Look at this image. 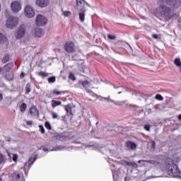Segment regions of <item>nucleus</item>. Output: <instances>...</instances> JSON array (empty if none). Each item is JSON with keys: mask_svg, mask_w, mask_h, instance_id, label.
<instances>
[{"mask_svg": "<svg viewBox=\"0 0 181 181\" xmlns=\"http://www.w3.org/2000/svg\"><path fill=\"white\" fill-rule=\"evenodd\" d=\"M124 180H125V181H127V180H128V178H127V177H125V178H124Z\"/></svg>", "mask_w": 181, "mask_h": 181, "instance_id": "59", "label": "nucleus"}, {"mask_svg": "<svg viewBox=\"0 0 181 181\" xmlns=\"http://www.w3.org/2000/svg\"><path fill=\"white\" fill-rule=\"evenodd\" d=\"M11 6L13 12H15L16 13L22 9V4H21L18 1H13Z\"/></svg>", "mask_w": 181, "mask_h": 181, "instance_id": "11", "label": "nucleus"}, {"mask_svg": "<svg viewBox=\"0 0 181 181\" xmlns=\"http://www.w3.org/2000/svg\"><path fill=\"white\" fill-rule=\"evenodd\" d=\"M43 151H44V152H47V151H49V149H47V148H43Z\"/></svg>", "mask_w": 181, "mask_h": 181, "instance_id": "52", "label": "nucleus"}, {"mask_svg": "<svg viewBox=\"0 0 181 181\" xmlns=\"http://www.w3.org/2000/svg\"><path fill=\"white\" fill-rule=\"evenodd\" d=\"M6 78L8 81H12L14 78V75L13 73H10L8 74H6Z\"/></svg>", "mask_w": 181, "mask_h": 181, "instance_id": "25", "label": "nucleus"}, {"mask_svg": "<svg viewBox=\"0 0 181 181\" xmlns=\"http://www.w3.org/2000/svg\"><path fill=\"white\" fill-rule=\"evenodd\" d=\"M62 149H64V146H54L53 147V148L50 151H62Z\"/></svg>", "mask_w": 181, "mask_h": 181, "instance_id": "29", "label": "nucleus"}, {"mask_svg": "<svg viewBox=\"0 0 181 181\" xmlns=\"http://www.w3.org/2000/svg\"><path fill=\"white\" fill-rule=\"evenodd\" d=\"M62 15H64V16H70V15H71V13L70 11H64L62 13Z\"/></svg>", "mask_w": 181, "mask_h": 181, "instance_id": "42", "label": "nucleus"}, {"mask_svg": "<svg viewBox=\"0 0 181 181\" xmlns=\"http://www.w3.org/2000/svg\"><path fill=\"white\" fill-rule=\"evenodd\" d=\"M4 100V95L2 93H0V101H2Z\"/></svg>", "mask_w": 181, "mask_h": 181, "instance_id": "50", "label": "nucleus"}, {"mask_svg": "<svg viewBox=\"0 0 181 181\" xmlns=\"http://www.w3.org/2000/svg\"><path fill=\"white\" fill-rule=\"evenodd\" d=\"M86 5L89 6L88 4H87L85 0H76V8L78 10L86 9Z\"/></svg>", "mask_w": 181, "mask_h": 181, "instance_id": "13", "label": "nucleus"}, {"mask_svg": "<svg viewBox=\"0 0 181 181\" xmlns=\"http://www.w3.org/2000/svg\"><path fill=\"white\" fill-rule=\"evenodd\" d=\"M81 84L82 87H84V88H86L87 93H91V90L88 89L91 88V83L88 81H79L78 84L76 85V87H80Z\"/></svg>", "mask_w": 181, "mask_h": 181, "instance_id": "8", "label": "nucleus"}, {"mask_svg": "<svg viewBox=\"0 0 181 181\" xmlns=\"http://www.w3.org/2000/svg\"><path fill=\"white\" fill-rule=\"evenodd\" d=\"M156 100H158V101H163V97H162L161 95L157 94L155 97Z\"/></svg>", "mask_w": 181, "mask_h": 181, "instance_id": "38", "label": "nucleus"}, {"mask_svg": "<svg viewBox=\"0 0 181 181\" xmlns=\"http://www.w3.org/2000/svg\"><path fill=\"white\" fill-rule=\"evenodd\" d=\"M26 124L27 125H28L29 127H32L33 125V121L32 120H27L26 121Z\"/></svg>", "mask_w": 181, "mask_h": 181, "instance_id": "44", "label": "nucleus"}, {"mask_svg": "<svg viewBox=\"0 0 181 181\" xmlns=\"http://www.w3.org/2000/svg\"><path fill=\"white\" fill-rule=\"evenodd\" d=\"M174 64L177 66L180 69V71H181V61L180 58H176L174 61Z\"/></svg>", "mask_w": 181, "mask_h": 181, "instance_id": "23", "label": "nucleus"}, {"mask_svg": "<svg viewBox=\"0 0 181 181\" xmlns=\"http://www.w3.org/2000/svg\"><path fill=\"white\" fill-rule=\"evenodd\" d=\"M8 142H9V141H11V139H8Z\"/></svg>", "mask_w": 181, "mask_h": 181, "instance_id": "64", "label": "nucleus"}, {"mask_svg": "<svg viewBox=\"0 0 181 181\" xmlns=\"http://www.w3.org/2000/svg\"><path fill=\"white\" fill-rule=\"evenodd\" d=\"M165 166L169 172V175L173 176V177H180V170L177 167V160L168 158L165 159Z\"/></svg>", "mask_w": 181, "mask_h": 181, "instance_id": "1", "label": "nucleus"}, {"mask_svg": "<svg viewBox=\"0 0 181 181\" xmlns=\"http://www.w3.org/2000/svg\"><path fill=\"white\" fill-rule=\"evenodd\" d=\"M25 35H26V25L23 24L17 28L14 36L18 40H21V39H23V37H25Z\"/></svg>", "mask_w": 181, "mask_h": 181, "instance_id": "3", "label": "nucleus"}, {"mask_svg": "<svg viewBox=\"0 0 181 181\" xmlns=\"http://www.w3.org/2000/svg\"><path fill=\"white\" fill-rule=\"evenodd\" d=\"M64 49L65 52H66L67 53H74V50L76 49V46L74 45V42H66L64 46Z\"/></svg>", "mask_w": 181, "mask_h": 181, "instance_id": "5", "label": "nucleus"}, {"mask_svg": "<svg viewBox=\"0 0 181 181\" xmlns=\"http://www.w3.org/2000/svg\"><path fill=\"white\" fill-rule=\"evenodd\" d=\"M25 15L26 18H33V16L35 15V10H33L32 6H27L25 8Z\"/></svg>", "mask_w": 181, "mask_h": 181, "instance_id": "10", "label": "nucleus"}, {"mask_svg": "<svg viewBox=\"0 0 181 181\" xmlns=\"http://www.w3.org/2000/svg\"><path fill=\"white\" fill-rule=\"evenodd\" d=\"M112 166L113 168H115V165H114V164H112Z\"/></svg>", "mask_w": 181, "mask_h": 181, "instance_id": "60", "label": "nucleus"}, {"mask_svg": "<svg viewBox=\"0 0 181 181\" xmlns=\"http://www.w3.org/2000/svg\"><path fill=\"white\" fill-rule=\"evenodd\" d=\"M0 181H2V178L0 177Z\"/></svg>", "mask_w": 181, "mask_h": 181, "instance_id": "62", "label": "nucleus"}, {"mask_svg": "<svg viewBox=\"0 0 181 181\" xmlns=\"http://www.w3.org/2000/svg\"><path fill=\"white\" fill-rule=\"evenodd\" d=\"M126 146L127 149H132V151H134V149H136V144L132 142L131 141H128L126 142Z\"/></svg>", "mask_w": 181, "mask_h": 181, "instance_id": "18", "label": "nucleus"}, {"mask_svg": "<svg viewBox=\"0 0 181 181\" xmlns=\"http://www.w3.org/2000/svg\"><path fill=\"white\" fill-rule=\"evenodd\" d=\"M56 81V76H51L48 78L49 83H54Z\"/></svg>", "mask_w": 181, "mask_h": 181, "instance_id": "37", "label": "nucleus"}, {"mask_svg": "<svg viewBox=\"0 0 181 181\" xmlns=\"http://www.w3.org/2000/svg\"><path fill=\"white\" fill-rule=\"evenodd\" d=\"M165 4V1L161 0L159 1L160 6L155 11V13L160 16L161 18H165L166 19H170V13H172V8L168 7Z\"/></svg>", "mask_w": 181, "mask_h": 181, "instance_id": "2", "label": "nucleus"}, {"mask_svg": "<svg viewBox=\"0 0 181 181\" xmlns=\"http://www.w3.org/2000/svg\"><path fill=\"white\" fill-rule=\"evenodd\" d=\"M37 76H40V77H42V78H45V77H47L49 75L47 73L44 71H40L37 73Z\"/></svg>", "mask_w": 181, "mask_h": 181, "instance_id": "27", "label": "nucleus"}, {"mask_svg": "<svg viewBox=\"0 0 181 181\" xmlns=\"http://www.w3.org/2000/svg\"><path fill=\"white\" fill-rule=\"evenodd\" d=\"M39 128H40V131L41 134H45V128L43 127V126L40 125Z\"/></svg>", "mask_w": 181, "mask_h": 181, "instance_id": "46", "label": "nucleus"}, {"mask_svg": "<svg viewBox=\"0 0 181 181\" xmlns=\"http://www.w3.org/2000/svg\"><path fill=\"white\" fill-rule=\"evenodd\" d=\"M149 145H150L151 149H155V148H156V143L155 142V141H151L149 143Z\"/></svg>", "mask_w": 181, "mask_h": 181, "instance_id": "34", "label": "nucleus"}, {"mask_svg": "<svg viewBox=\"0 0 181 181\" xmlns=\"http://www.w3.org/2000/svg\"><path fill=\"white\" fill-rule=\"evenodd\" d=\"M152 37L153 39H156V40H161L162 39V35L160 34L156 35V34H153Z\"/></svg>", "mask_w": 181, "mask_h": 181, "instance_id": "28", "label": "nucleus"}, {"mask_svg": "<svg viewBox=\"0 0 181 181\" xmlns=\"http://www.w3.org/2000/svg\"><path fill=\"white\" fill-rule=\"evenodd\" d=\"M178 119H179L180 121H181V115H178Z\"/></svg>", "mask_w": 181, "mask_h": 181, "instance_id": "53", "label": "nucleus"}, {"mask_svg": "<svg viewBox=\"0 0 181 181\" xmlns=\"http://www.w3.org/2000/svg\"><path fill=\"white\" fill-rule=\"evenodd\" d=\"M107 37L108 39H110V40H115L116 37L115 35H107Z\"/></svg>", "mask_w": 181, "mask_h": 181, "instance_id": "43", "label": "nucleus"}, {"mask_svg": "<svg viewBox=\"0 0 181 181\" xmlns=\"http://www.w3.org/2000/svg\"><path fill=\"white\" fill-rule=\"evenodd\" d=\"M78 11L80 21L84 22V21H86V8H82Z\"/></svg>", "mask_w": 181, "mask_h": 181, "instance_id": "16", "label": "nucleus"}, {"mask_svg": "<svg viewBox=\"0 0 181 181\" xmlns=\"http://www.w3.org/2000/svg\"><path fill=\"white\" fill-rule=\"evenodd\" d=\"M50 4V0H36V5L40 8H47Z\"/></svg>", "mask_w": 181, "mask_h": 181, "instance_id": "12", "label": "nucleus"}, {"mask_svg": "<svg viewBox=\"0 0 181 181\" xmlns=\"http://www.w3.org/2000/svg\"><path fill=\"white\" fill-rule=\"evenodd\" d=\"M1 72H2V68L0 67V74H1Z\"/></svg>", "mask_w": 181, "mask_h": 181, "instance_id": "56", "label": "nucleus"}, {"mask_svg": "<svg viewBox=\"0 0 181 181\" xmlns=\"http://www.w3.org/2000/svg\"><path fill=\"white\" fill-rule=\"evenodd\" d=\"M62 104V102L61 101H57V100H52V108H54L59 105H60Z\"/></svg>", "mask_w": 181, "mask_h": 181, "instance_id": "26", "label": "nucleus"}, {"mask_svg": "<svg viewBox=\"0 0 181 181\" xmlns=\"http://www.w3.org/2000/svg\"><path fill=\"white\" fill-rule=\"evenodd\" d=\"M96 148L102 151L103 153L105 152V153H112V152L111 151V149L105 147V146H103L101 145H97Z\"/></svg>", "mask_w": 181, "mask_h": 181, "instance_id": "17", "label": "nucleus"}, {"mask_svg": "<svg viewBox=\"0 0 181 181\" xmlns=\"http://www.w3.org/2000/svg\"><path fill=\"white\" fill-rule=\"evenodd\" d=\"M141 162H146V163H150V165H153V166H157V165H159V162L156 160H139V163H141Z\"/></svg>", "mask_w": 181, "mask_h": 181, "instance_id": "19", "label": "nucleus"}, {"mask_svg": "<svg viewBox=\"0 0 181 181\" xmlns=\"http://www.w3.org/2000/svg\"><path fill=\"white\" fill-rule=\"evenodd\" d=\"M53 94H56V95H60V94H62V92L58 91L57 90H53Z\"/></svg>", "mask_w": 181, "mask_h": 181, "instance_id": "47", "label": "nucleus"}, {"mask_svg": "<svg viewBox=\"0 0 181 181\" xmlns=\"http://www.w3.org/2000/svg\"><path fill=\"white\" fill-rule=\"evenodd\" d=\"M69 80H72V81H76V76L73 73L69 74Z\"/></svg>", "mask_w": 181, "mask_h": 181, "instance_id": "32", "label": "nucleus"}, {"mask_svg": "<svg viewBox=\"0 0 181 181\" xmlns=\"http://www.w3.org/2000/svg\"><path fill=\"white\" fill-rule=\"evenodd\" d=\"M72 60H76V58H74V56H72Z\"/></svg>", "mask_w": 181, "mask_h": 181, "instance_id": "55", "label": "nucleus"}, {"mask_svg": "<svg viewBox=\"0 0 181 181\" xmlns=\"http://www.w3.org/2000/svg\"><path fill=\"white\" fill-rule=\"evenodd\" d=\"M25 77V73L22 72L21 74V78H23Z\"/></svg>", "mask_w": 181, "mask_h": 181, "instance_id": "51", "label": "nucleus"}, {"mask_svg": "<svg viewBox=\"0 0 181 181\" xmlns=\"http://www.w3.org/2000/svg\"><path fill=\"white\" fill-rule=\"evenodd\" d=\"M113 104H115V105H124V104H125V101H117L113 103Z\"/></svg>", "mask_w": 181, "mask_h": 181, "instance_id": "39", "label": "nucleus"}, {"mask_svg": "<svg viewBox=\"0 0 181 181\" xmlns=\"http://www.w3.org/2000/svg\"><path fill=\"white\" fill-rule=\"evenodd\" d=\"M122 163L126 165V166H130L131 168H135V166H136V163H132V162H129L127 160H124L122 162Z\"/></svg>", "mask_w": 181, "mask_h": 181, "instance_id": "21", "label": "nucleus"}, {"mask_svg": "<svg viewBox=\"0 0 181 181\" xmlns=\"http://www.w3.org/2000/svg\"><path fill=\"white\" fill-rule=\"evenodd\" d=\"M2 162H4V156H2V154H0V165Z\"/></svg>", "mask_w": 181, "mask_h": 181, "instance_id": "49", "label": "nucleus"}, {"mask_svg": "<svg viewBox=\"0 0 181 181\" xmlns=\"http://www.w3.org/2000/svg\"><path fill=\"white\" fill-rule=\"evenodd\" d=\"M114 88H119V87L114 86Z\"/></svg>", "mask_w": 181, "mask_h": 181, "instance_id": "57", "label": "nucleus"}, {"mask_svg": "<svg viewBox=\"0 0 181 181\" xmlns=\"http://www.w3.org/2000/svg\"><path fill=\"white\" fill-rule=\"evenodd\" d=\"M162 177V176H156V177Z\"/></svg>", "mask_w": 181, "mask_h": 181, "instance_id": "58", "label": "nucleus"}, {"mask_svg": "<svg viewBox=\"0 0 181 181\" xmlns=\"http://www.w3.org/2000/svg\"><path fill=\"white\" fill-rule=\"evenodd\" d=\"M25 90H26V91H25L26 94H29L30 93V91H31L30 83H27V85L25 86Z\"/></svg>", "mask_w": 181, "mask_h": 181, "instance_id": "31", "label": "nucleus"}, {"mask_svg": "<svg viewBox=\"0 0 181 181\" xmlns=\"http://www.w3.org/2000/svg\"><path fill=\"white\" fill-rule=\"evenodd\" d=\"M45 127L48 131H50L52 129V125H50V123L49 122H46L45 124Z\"/></svg>", "mask_w": 181, "mask_h": 181, "instance_id": "33", "label": "nucleus"}, {"mask_svg": "<svg viewBox=\"0 0 181 181\" xmlns=\"http://www.w3.org/2000/svg\"><path fill=\"white\" fill-rule=\"evenodd\" d=\"M144 129L148 132L151 131V126L149 124L144 125Z\"/></svg>", "mask_w": 181, "mask_h": 181, "instance_id": "45", "label": "nucleus"}, {"mask_svg": "<svg viewBox=\"0 0 181 181\" xmlns=\"http://www.w3.org/2000/svg\"><path fill=\"white\" fill-rule=\"evenodd\" d=\"M17 179H21V175H17Z\"/></svg>", "mask_w": 181, "mask_h": 181, "instance_id": "54", "label": "nucleus"}, {"mask_svg": "<svg viewBox=\"0 0 181 181\" xmlns=\"http://www.w3.org/2000/svg\"><path fill=\"white\" fill-rule=\"evenodd\" d=\"M52 119H59V115H57L56 112H52Z\"/></svg>", "mask_w": 181, "mask_h": 181, "instance_id": "40", "label": "nucleus"}, {"mask_svg": "<svg viewBox=\"0 0 181 181\" xmlns=\"http://www.w3.org/2000/svg\"><path fill=\"white\" fill-rule=\"evenodd\" d=\"M13 162H16V160H18V154L13 155Z\"/></svg>", "mask_w": 181, "mask_h": 181, "instance_id": "48", "label": "nucleus"}, {"mask_svg": "<svg viewBox=\"0 0 181 181\" xmlns=\"http://www.w3.org/2000/svg\"><path fill=\"white\" fill-rule=\"evenodd\" d=\"M30 114L31 117H35L36 118H39V110L36 106H32L30 108Z\"/></svg>", "mask_w": 181, "mask_h": 181, "instance_id": "14", "label": "nucleus"}, {"mask_svg": "<svg viewBox=\"0 0 181 181\" xmlns=\"http://www.w3.org/2000/svg\"><path fill=\"white\" fill-rule=\"evenodd\" d=\"M13 68V63H8L4 67V70L6 73H8V71H10L11 69Z\"/></svg>", "mask_w": 181, "mask_h": 181, "instance_id": "20", "label": "nucleus"}, {"mask_svg": "<svg viewBox=\"0 0 181 181\" xmlns=\"http://www.w3.org/2000/svg\"><path fill=\"white\" fill-rule=\"evenodd\" d=\"M121 93H122V91H120V92H118V94H121Z\"/></svg>", "mask_w": 181, "mask_h": 181, "instance_id": "61", "label": "nucleus"}, {"mask_svg": "<svg viewBox=\"0 0 181 181\" xmlns=\"http://www.w3.org/2000/svg\"><path fill=\"white\" fill-rule=\"evenodd\" d=\"M98 124V122H96V124H95L97 125Z\"/></svg>", "mask_w": 181, "mask_h": 181, "instance_id": "63", "label": "nucleus"}, {"mask_svg": "<svg viewBox=\"0 0 181 181\" xmlns=\"http://www.w3.org/2000/svg\"><path fill=\"white\" fill-rule=\"evenodd\" d=\"M27 108H28V105H26V103H23L20 107L21 112H25Z\"/></svg>", "mask_w": 181, "mask_h": 181, "instance_id": "24", "label": "nucleus"}, {"mask_svg": "<svg viewBox=\"0 0 181 181\" xmlns=\"http://www.w3.org/2000/svg\"><path fill=\"white\" fill-rule=\"evenodd\" d=\"M47 23V18L42 15L37 16L36 24L37 26H43Z\"/></svg>", "mask_w": 181, "mask_h": 181, "instance_id": "9", "label": "nucleus"}, {"mask_svg": "<svg viewBox=\"0 0 181 181\" xmlns=\"http://www.w3.org/2000/svg\"><path fill=\"white\" fill-rule=\"evenodd\" d=\"M35 160H36V158H30L29 160H28V163H25L24 165V170L26 173V170H29V169H30V166H32V165H33V163H35Z\"/></svg>", "mask_w": 181, "mask_h": 181, "instance_id": "15", "label": "nucleus"}, {"mask_svg": "<svg viewBox=\"0 0 181 181\" xmlns=\"http://www.w3.org/2000/svg\"><path fill=\"white\" fill-rule=\"evenodd\" d=\"M18 25H19V18L13 16L8 18L6 23V28L8 29H13V28H16Z\"/></svg>", "mask_w": 181, "mask_h": 181, "instance_id": "4", "label": "nucleus"}, {"mask_svg": "<svg viewBox=\"0 0 181 181\" xmlns=\"http://www.w3.org/2000/svg\"><path fill=\"white\" fill-rule=\"evenodd\" d=\"M6 40V37H5L2 33H0V43H2V42H5Z\"/></svg>", "mask_w": 181, "mask_h": 181, "instance_id": "41", "label": "nucleus"}, {"mask_svg": "<svg viewBox=\"0 0 181 181\" xmlns=\"http://www.w3.org/2000/svg\"><path fill=\"white\" fill-rule=\"evenodd\" d=\"M112 173L113 176V180L117 181V179H118V175H117V173L115 172V170H114V169H112Z\"/></svg>", "mask_w": 181, "mask_h": 181, "instance_id": "30", "label": "nucleus"}, {"mask_svg": "<svg viewBox=\"0 0 181 181\" xmlns=\"http://www.w3.org/2000/svg\"><path fill=\"white\" fill-rule=\"evenodd\" d=\"M32 35L34 37H42L45 35V30L41 28H35L32 30Z\"/></svg>", "mask_w": 181, "mask_h": 181, "instance_id": "7", "label": "nucleus"}, {"mask_svg": "<svg viewBox=\"0 0 181 181\" xmlns=\"http://www.w3.org/2000/svg\"><path fill=\"white\" fill-rule=\"evenodd\" d=\"M3 63H6L9 62V54H6L5 57L2 59Z\"/></svg>", "mask_w": 181, "mask_h": 181, "instance_id": "35", "label": "nucleus"}, {"mask_svg": "<svg viewBox=\"0 0 181 181\" xmlns=\"http://www.w3.org/2000/svg\"><path fill=\"white\" fill-rule=\"evenodd\" d=\"M168 6L177 9L180 6V0H163Z\"/></svg>", "mask_w": 181, "mask_h": 181, "instance_id": "6", "label": "nucleus"}, {"mask_svg": "<svg viewBox=\"0 0 181 181\" xmlns=\"http://www.w3.org/2000/svg\"><path fill=\"white\" fill-rule=\"evenodd\" d=\"M65 107V111L69 115H73V112H71V105H67Z\"/></svg>", "mask_w": 181, "mask_h": 181, "instance_id": "22", "label": "nucleus"}, {"mask_svg": "<svg viewBox=\"0 0 181 181\" xmlns=\"http://www.w3.org/2000/svg\"><path fill=\"white\" fill-rule=\"evenodd\" d=\"M102 100H105L106 101H108V103H115V101H114L113 100H111L110 98V96H108L107 98L105 97H101Z\"/></svg>", "mask_w": 181, "mask_h": 181, "instance_id": "36", "label": "nucleus"}]
</instances>
